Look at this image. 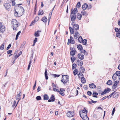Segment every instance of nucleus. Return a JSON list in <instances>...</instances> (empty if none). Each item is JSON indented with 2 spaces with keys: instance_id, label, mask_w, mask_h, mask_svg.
<instances>
[{
  "instance_id": "4d7b16f0",
  "label": "nucleus",
  "mask_w": 120,
  "mask_h": 120,
  "mask_svg": "<svg viewBox=\"0 0 120 120\" xmlns=\"http://www.w3.org/2000/svg\"><path fill=\"white\" fill-rule=\"evenodd\" d=\"M115 111V108L114 107L113 108L112 111V116H113V115Z\"/></svg>"
},
{
  "instance_id": "e2e57ef3",
  "label": "nucleus",
  "mask_w": 120,
  "mask_h": 120,
  "mask_svg": "<svg viewBox=\"0 0 120 120\" xmlns=\"http://www.w3.org/2000/svg\"><path fill=\"white\" fill-rule=\"evenodd\" d=\"M83 87L85 90H86L87 89V86L86 85H85Z\"/></svg>"
},
{
  "instance_id": "4c0bfd02",
  "label": "nucleus",
  "mask_w": 120,
  "mask_h": 120,
  "mask_svg": "<svg viewBox=\"0 0 120 120\" xmlns=\"http://www.w3.org/2000/svg\"><path fill=\"white\" fill-rule=\"evenodd\" d=\"M21 31H19L17 33L16 36V37L15 39L16 40H17L18 39V36L21 33Z\"/></svg>"
},
{
  "instance_id": "052dcab7",
  "label": "nucleus",
  "mask_w": 120,
  "mask_h": 120,
  "mask_svg": "<svg viewBox=\"0 0 120 120\" xmlns=\"http://www.w3.org/2000/svg\"><path fill=\"white\" fill-rule=\"evenodd\" d=\"M11 44H9L8 45V47H7L6 49L7 50H8L11 47Z\"/></svg>"
},
{
  "instance_id": "f8f14e48",
  "label": "nucleus",
  "mask_w": 120,
  "mask_h": 120,
  "mask_svg": "<svg viewBox=\"0 0 120 120\" xmlns=\"http://www.w3.org/2000/svg\"><path fill=\"white\" fill-rule=\"evenodd\" d=\"M78 12L77 9V8H75L73 10V9H72L71 12V15L72 14H75L76 13Z\"/></svg>"
},
{
  "instance_id": "c756f323",
  "label": "nucleus",
  "mask_w": 120,
  "mask_h": 120,
  "mask_svg": "<svg viewBox=\"0 0 120 120\" xmlns=\"http://www.w3.org/2000/svg\"><path fill=\"white\" fill-rule=\"evenodd\" d=\"M45 79L46 80H47L48 78V76L47 70L46 69L45 73Z\"/></svg>"
},
{
  "instance_id": "3c124183",
  "label": "nucleus",
  "mask_w": 120,
  "mask_h": 120,
  "mask_svg": "<svg viewBox=\"0 0 120 120\" xmlns=\"http://www.w3.org/2000/svg\"><path fill=\"white\" fill-rule=\"evenodd\" d=\"M114 92L112 93L111 94H110L109 96H107V98H110L112 95L114 94Z\"/></svg>"
},
{
  "instance_id": "de8ad7c7",
  "label": "nucleus",
  "mask_w": 120,
  "mask_h": 120,
  "mask_svg": "<svg viewBox=\"0 0 120 120\" xmlns=\"http://www.w3.org/2000/svg\"><path fill=\"white\" fill-rule=\"evenodd\" d=\"M77 66V65L75 63L73 64L72 66V69H73L75 68Z\"/></svg>"
},
{
  "instance_id": "6e6d98bb",
  "label": "nucleus",
  "mask_w": 120,
  "mask_h": 120,
  "mask_svg": "<svg viewBox=\"0 0 120 120\" xmlns=\"http://www.w3.org/2000/svg\"><path fill=\"white\" fill-rule=\"evenodd\" d=\"M87 94L89 95L90 96L92 94V92L90 91H88L87 92Z\"/></svg>"
},
{
  "instance_id": "423d86ee",
  "label": "nucleus",
  "mask_w": 120,
  "mask_h": 120,
  "mask_svg": "<svg viewBox=\"0 0 120 120\" xmlns=\"http://www.w3.org/2000/svg\"><path fill=\"white\" fill-rule=\"evenodd\" d=\"M70 55L72 56H74L77 52L76 51L74 48L70 47Z\"/></svg>"
},
{
  "instance_id": "864d4df0",
  "label": "nucleus",
  "mask_w": 120,
  "mask_h": 120,
  "mask_svg": "<svg viewBox=\"0 0 120 120\" xmlns=\"http://www.w3.org/2000/svg\"><path fill=\"white\" fill-rule=\"evenodd\" d=\"M31 62H32L31 61V60H30V61L29 64L28 65V68H27V70H29L30 69V65H31Z\"/></svg>"
},
{
  "instance_id": "20e7f679",
  "label": "nucleus",
  "mask_w": 120,
  "mask_h": 120,
  "mask_svg": "<svg viewBox=\"0 0 120 120\" xmlns=\"http://www.w3.org/2000/svg\"><path fill=\"white\" fill-rule=\"evenodd\" d=\"M62 79L61 81L64 84L67 83L68 81V75H63L62 76Z\"/></svg>"
},
{
  "instance_id": "13d9d810",
  "label": "nucleus",
  "mask_w": 120,
  "mask_h": 120,
  "mask_svg": "<svg viewBox=\"0 0 120 120\" xmlns=\"http://www.w3.org/2000/svg\"><path fill=\"white\" fill-rule=\"evenodd\" d=\"M114 97L115 98H117L118 97V94H116V93L115 94L113 95Z\"/></svg>"
},
{
  "instance_id": "0eeeda50",
  "label": "nucleus",
  "mask_w": 120,
  "mask_h": 120,
  "mask_svg": "<svg viewBox=\"0 0 120 120\" xmlns=\"http://www.w3.org/2000/svg\"><path fill=\"white\" fill-rule=\"evenodd\" d=\"M5 30V27L3 25L2 23L0 22V32L1 33H3Z\"/></svg>"
},
{
  "instance_id": "49530a36",
  "label": "nucleus",
  "mask_w": 120,
  "mask_h": 120,
  "mask_svg": "<svg viewBox=\"0 0 120 120\" xmlns=\"http://www.w3.org/2000/svg\"><path fill=\"white\" fill-rule=\"evenodd\" d=\"M36 98L37 101L40 100L41 99V97L40 96H37L36 97Z\"/></svg>"
},
{
  "instance_id": "a878e982",
  "label": "nucleus",
  "mask_w": 120,
  "mask_h": 120,
  "mask_svg": "<svg viewBox=\"0 0 120 120\" xmlns=\"http://www.w3.org/2000/svg\"><path fill=\"white\" fill-rule=\"evenodd\" d=\"M79 113L80 117L81 118H82V116H84L87 115V114H86L83 113H81L80 111H79Z\"/></svg>"
},
{
  "instance_id": "bb28decb",
  "label": "nucleus",
  "mask_w": 120,
  "mask_h": 120,
  "mask_svg": "<svg viewBox=\"0 0 120 120\" xmlns=\"http://www.w3.org/2000/svg\"><path fill=\"white\" fill-rule=\"evenodd\" d=\"M112 81L110 80H109L107 81L106 84L109 85H112Z\"/></svg>"
},
{
  "instance_id": "c9c22d12",
  "label": "nucleus",
  "mask_w": 120,
  "mask_h": 120,
  "mask_svg": "<svg viewBox=\"0 0 120 120\" xmlns=\"http://www.w3.org/2000/svg\"><path fill=\"white\" fill-rule=\"evenodd\" d=\"M116 74H114L112 76V78L114 81L117 78Z\"/></svg>"
},
{
  "instance_id": "4468645a",
  "label": "nucleus",
  "mask_w": 120,
  "mask_h": 120,
  "mask_svg": "<svg viewBox=\"0 0 120 120\" xmlns=\"http://www.w3.org/2000/svg\"><path fill=\"white\" fill-rule=\"evenodd\" d=\"M41 31L38 30L36 31L34 34V36L36 37H38L40 36L39 34L40 32H41Z\"/></svg>"
},
{
  "instance_id": "6e6552de",
  "label": "nucleus",
  "mask_w": 120,
  "mask_h": 120,
  "mask_svg": "<svg viewBox=\"0 0 120 120\" xmlns=\"http://www.w3.org/2000/svg\"><path fill=\"white\" fill-rule=\"evenodd\" d=\"M119 81H115L113 82V85L112 86V88L113 89H114L117 87V86L119 83Z\"/></svg>"
},
{
  "instance_id": "5701e85b",
  "label": "nucleus",
  "mask_w": 120,
  "mask_h": 120,
  "mask_svg": "<svg viewBox=\"0 0 120 120\" xmlns=\"http://www.w3.org/2000/svg\"><path fill=\"white\" fill-rule=\"evenodd\" d=\"M44 13L43 11L42 10H40L38 11V15H42Z\"/></svg>"
},
{
  "instance_id": "7ed1b4c3",
  "label": "nucleus",
  "mask_w": 120,
  "mask_h": 120,
  "mask_svg": "<svg viewBox=\"0 0 120 120\" xmlns=\"http://www.w3.org/2000/svg\"><path fill=\"white\" fill-rule=\"evenodd\" d=\"M75 23V22H71V24L72 27L70 26L69 27L70 33L71 34H74V32L77 31L79 29V26Z\"/></svg>"
},
{
  "instance_id": "c03bdc74",
  "label": "nucleus",
  "mask_w": 120,
  "mask_h": 120,
  "mask_svg": "<svg viewBox=\"0 0 120 120\" xmlns=\"http://www.w3.org/2000/svg\"><path fill=\"white\" fill-rule=\"evenodd\" d=\"M4 44L3 43L0 46V49L1 50H3L4 49Z\"/></svg>"
},
{
  "instance_id": "ea45409f",
  "label": "nucleus",
  "mask_w": 120,
  "mask_h": 120,
  "mask_svg": "<svg viewBox=\"0 0 120 120\" xmlns=\"http://www.w3.org/2000/svg\"><path fill=\"white\" fill-rule=\"evenodd\" d=\"M76 7L79 8L80 6H81V4H80V2H78L77 3L76 6Z\"/></svg>"
},
{
  "instance_id": "f3484780",
  "label": "nucleus",
  "mask_w": 120,
  "mask_h": 120,
  "mask_svg": "<svg viewBox=\"0 0 120 120\" xmlns=\"http://www.w3.org/2000/svg\"><path fill=\"white\" fill-rule=\"evenodd\" d=\"M78 57L80 60H82L83 59L84 56L83 54H79L78 55Z\"/></svg>"
},
{
  "instance_id": "4be33fe9",
  "label": "nucleus",
  "mask_w": 120,
  "mask_h": 120,
  "mask_svg": "<svg viewBox=\"0 0 120 120\" xmlns=\"http://www.w3.org/2000/svg\"><path fill=\"white\" fill-rule=\"evenodd\" d=\"M77 48L80 51H81L82 50L83 48L81 45L79 44L77 45Z\"/></svg>"
},
{
  "instance_id": "c85d7f7f",
  "label": "nucleus",
  "mask_w": 120,
  "mask_h": 120,
  "mask_svg": "<svg viewBox=\"0 0 120 120\" xmlns=\"http://www.w3.org/2000/svg\"><path fill=\"white\" fill-rule=\"evenodd\" d=\"M37 0H36L35 5V8L34 9V14L35 15L36 14V6H37Z\"/></svg>"
},
{
  "instance_id": "37998d69",
  "label": "nucleus",
  "mask_w": 120,
  "mask_h": 120,
  "mask_svg": "<svg viewBox=\"0 0 120 120\" xmlns=\"http://www.w3.org/2000/svg\"><path fill=\"white\" fill-rule=\"evenodd\" d=\"M78 70L77 69H75L74 70L73 73L74 75H76L77 73Z\"/></svg>"
},
{
  "instance_id": "58836bf2",
  "label": "nucleus",
  "mask_w": 120,
  "mask_h": 120,
  "mask_svg": "<svg viewBox=\"0 0 120 120\" xmlns=\"http://www.w3.org/2000/svg\"><path fill=\"white\" fill-rule=\"evenodd\" d=\"M83 40L82 37L81 36H80L78 38V41L80 43L82 42Z\"/></svg>"
},
{
  "instance_id": "473e14b6",
  "label": "nucleus",
  "mask_w": 120,
  "mask_h": 120,
  "mask_svg": "<svg viewBox=\"0 0 120 120\" xmlns=\"http://www.w3.org/2000/svg\"><path fill=\"white\" fill-rule=\"evenodd\" d=\"M80 70L81 72L84 73L85 70V69L83 68V67H81L80 68Z\"/></svg>"
},
{
  "instance_id": "0e129e2a",
  "label": "nucleus",
  "mask_w": 120,
  "mask_h": 120,
  "mask_svg": "<svg viewBox=\"0 0 120 120\" xmlns=\"http://www.w3.org/2000/svg\"><path fill=\"white\" fill-rule=\"evenodd\" d=\"M16 102L15 100L14 101V102L13 103V105L12 106V107L13 108L14 107V106H15V104L16 103Z\"/></svg>"
},
{
  "instance_id": "774afa93",
  "label": "nucleus",
  "mask_w": 120,
  "mask_h": 120,
  "mask_svg": "<svg viewBox=\"0 0 120 120\" xmlns=\"http://www.w3.org/2000/svg\"><path fill=\"white\" fill-rule=\"evenodd\" d=\"M53 76H54L56 78V77H58L60 76L59 75H56V74H54L53 75Z\"/></svg>"
},
{
  "instance_id": "bf43d9fd",
  "label": "nucleus",
  "mask_w": 120,
  "mask_h": 120,
  "mask_svg": "<svg viewBox=\"0 0 120 120\" xmlns=\"http://www.w3.org/2000/svg\"><path fill=\"white\" fill-rule=\"evenodd\" d=\"M114 30H115V32H119V29L117 28L116 27L115 28Z\"/></svg>"
},
{
  "instance_id": "2f4dec72",
  "label": "nucleus",
  "mask_w": 120,
  "mask_h": 120,
  "mask_svg": "<svg viewBox=\"0 0 120 120\" xmlns=\"http://www.w3.org/2000/svg\"><path fill=\"white\" fill-rule=\"evenodd\" d=\"M43 98L44 100H48L49 99V98L47 95L45 94L44 95Z\"/></svg>"
},
{
  "instance_id": "9d476101",
  "label": "nucleus",
  "mask_w": 120,
  "mask_h": 120,
  "mask_svg": "<svg viewBox=\"0 0 120 120\" xmlns=\"http://www.w3.org/2000/svg\"><path fill=\"white\" fill-rule=\"evenodd\" d=\"M67 115L68 117H72L74 116V114L73 112L69 111L67 113Z\"/></svg>"
},
{
  "instance_id": "338daca9",
  "label": "nucleus",
  "mask_w": 120,
  "mask_h": 120,
  "mask_svg": "<svg viewBox=\"0 0 120 120\" xmlns=\"http://www.w3.org/2000/svg\"><path fill=\"white\" fill-rule=\"evenodd\" d=\"M38 38H35L33 41V42L36 43L37 41Z\"/></svg>"
},
{
  "instance_id": "e433bc0d",
  "label": "nucleus",
  "mask_w": 120,
  "mask_h": 120,
  "mask_svg": "<svg viewBox=\"0 0 120 120\" xmlns=\"http://www.w3.org/2000/svg\"><path fill=\"white\" fill-rule=\"evenodd\" d=\"M11 2L12 5L13 6H15V5L16 3L15 2V0H10Z\"/></svg>"
},
{
  "instance_id": "2eb2a0df",
  "label": "nucleus",
  "mask_w": 120,
  "mask_h": 120,
  "mask_svg": "<svg viewBox=\"0 0 120 120\" xmlns=\"http://www.w3.org/2000/svg\"><path fill=\"white\" fill-rule=\"evenodd\" d=\"M75 33L74 35V37L75 39H77L80 35L79 34V33L78 31H76L74 32Z\"/></svg>"
},
{
  "instance_id": "5fc2aeb1",
  "label": "nucleus",
  "mask_w": 120,
  "mask_h": 120,
  "mask_svg": "<svg viewBox=\"0 0 120 120\" xmlns=\"http://www.w3.org/2000/svg\"><path fill=\"white\" fill-rule=\"evenodd\" d=\"M36 82H37V81L35 80V81L34 84V85L33 87V90H34L35 89V87L36 86Z\"/></svg>"
},
{
  "instance_id": "412c9836",
  "label": "nucleus",
  "mask_w": 120,
  "mask_h": 120,
  "mask_svg": "<svg viewBox=\"0 0 120 120\" xmlns=\"http://www.w3.org/2000/svg\"><path fill=\"white\" fill-rule=\"evenodd\" d=\"M77 63L79 66H81L83 65V62L82 60H77Z\"/></svg>"
},
{
  "instance_id": "dca6fc26",
  "label": "nucleus",
  "mask_w": 120,
  "mask_h": 120,
  "mask_svg": "<svg viewBox=\"0 0 120 120\" xmlns=\"http://www.w3.org/2000/svg\"><path fill=\"white\" fill-rule=\"evenodd\" d=\"M70 43L71 44H73L75 43V41L73 38L71 36H70Z\"/></svg>"
},
{
  "instance_id": "7c9ffc66",
  "label": "nucleus",
  "mask_w": 120,
  "mask_h": 120,
  "mask_svg": "<svg viewBox=\"0 0 120 120\" xmlns=\"http://www.w3.org/2000/svg\"><path fill=\"white\" fill-rule=\"evenodd\" d=\"M81 82L82 83H84L86 82V80L84 77H81Z\"/></svg>"
},
{
  "instance_id": "f704fd0d",
  "label": "nucleus",
  "mask_w": 120,
  "mask_h": 120,
  "mask_svg": "<svg viewBox=\"0 0 120 120\" xmlns=\"http://www.w3.org/2000/svg\"><path fill=\"white\" fill-rule=\"evenodd\" d=\"M83 120H89V118L87 117V115H86L84 117L82 116V118H81Z\"/></svg>"
},
{
  "instance_id": "1a4fd4ad",
  "label": "nucleus",
  "mask_w": 120,
  "mask_h": 120,
  "mask_svg": "<svg viewBox=\"0 0 120 120\" xmlns=\"http://www.w3.org/2000/svg\"><path fill=\"white\" fill-rule=\"evenodd\" d=\"M76 15L75 14H73L71 15V20L72 21V22H75V20L76 19Z\"/></svg>"
},
{
  "instance_id": "393cba45",
  "label": "nucleus",
  "mask_w": 120,
  "mask_h": 120,
  "mask_svg": "<svg viewBox=\"0 0 120 120\" xmlns=\"http://www.w3.org/2000/svg\"><path fill=\"white\" fill-rule=\"evenodd\" d=\"M81 113H83L86 114H87V110H86L85 108H84L83 110H81V111H80Z\"/></svg>"
},
{
  "instance_id": "f257e3e1",
  "label": "nucleus",
  "mask_w": 120,
  "mask_h": 120,
  "mask_svg": "<svg viewBox=\"0 0 120 120\" xmlns=\"http://www.w3.org/2000/svg\"><path fill=\"white\" fill-rule=\"evenodd\" d=\"M22 4H18L16 5L15 6L16 7L17 6V10L18 11H16L14 13V15L15 17H20L24 13V10L23 7L20 6V5H22Z\"/></svg>"
},
{
  "instance_id": "72a5a7b5",
  "label": "nucleus",
  "mask_w": 120,
  "mask_h": 120,
  "mask_svg": "<svg viewBox=\"0 0 120 120\" xmlns=\"http://www.w3.org/2000/svg\"><path fill=\"white\" fill-rule=\"evenodd\" d=\"M98 95V94L97 92H94L92 94L93 97L94 98H97L98 97L97 96Z\"/></svg>"
},
{
  "instance_id": "603ef678",
  "label": "nucleus",
  "mask_w": 120,
  "mask_h": 120,
  "mask_svg": "<svg viewBox=\"0 0 120 120\" xmlns=\"http://www.w3.org/2000/svg\"><path fill=\"white\" fill-rule=\"evenodd\" d=\"M116 37L120 38V33H117L116 34Z\"/></svg>"
},
{
  "instance_id": "680f3d73",
  "label": "nucleus",
  "mask_w": 120,
  "mask_h": 120,
  "mask_svg": "<svg viewBox=\"0 0 120 120\" xmlns=\"http://www.w3.org/2000/svg\"><path fill=\"white\" fill-rule=\"evenodd\" d=\"M30 0H26V1L27 2L29 6L30 5Z\"/></svg>"
},
{
  "instance_id": "8fccbe9b",
  "label": "nucleus",
  "mask_w": 120,
  "mask_h": 120,
  "mask_svg": "<svg viewBox=\"0 0 120 120\" xmlns=\"http://www.w3.org/2000/svg\"><path fill=\"white\" fill-rule=\"evenodd\" d=\"M12 50H10L8 51L7 52V53L8 54H11L12 52Z\"/></svg>"
},
{
  "instance_id": "ddd939ff",
  "label": "nucleus",
  "mask_w": 120,
  "mask_h": 120,
  "mask_svg": "<svg viewBox=\"0 0 120 120\" xmlns=\"http://www.w3.org/2000/svg\"><path fill=\"white\" fill-rule=\"evenodd\" d=\"M55 100V98L54 96L52 95H51L50 99L48 100V101L49 102L52 101L53 102Z\"/></svg>"
},
{
  "instance_id": "6ab92c4d",
  "label": "nucleus",
  "mask_w": 120,
  "mask_h": 120,
  "mask_svg": "<svg viewBox=\"0 0 120 120\" xmlns=\"http://www.w3.org/2000/svg\"><path fill=\"white\" fill-rule=\"evenodd\" d=\"M88 7V5L86 3H85L82 6V9L84 10L86 9Z\"/></svg>"
},
{
  "instance_id": "9b49d317",
  "label": "nucleus",
  "mask_w": 120,
  "mask_h": 120,
  "mask_svg": "<svg viewBox=\"0 0 120 120\" xmlns=\"http://www.w3.org/2000/svg\"><path fill=\"white\" fill-rule=\"evenodd\" d=\"M39 17L38 16H37L36 17H35L34 20L30 24V26H32L33 23L39 20Z\"/></svg>"
},
{
  "instance_id": "a18cd8bd",
  "label": "nucleus",
  "mask_w": 120,
  "mask_h": 120,
  "mask_svg": "<svg viewBox=\"0 0 120 120\" xmlns=\"http://www.w3.org/2000/svg\"><path fill=\"white\" fill-rule=\"evenodd\" d=\"M116 75L117 76H120V71H118L116 72L115 73Z\"/></svg>"
},
{
  "instance_id": "09e8293b",
  "label": "nucleus",
  "mask_w": 120,
  "mask_h": 120,
  "mask_svg": "<svg viewBox=\"0 0 120 120\" xmlns=\"http://www.w3.org/2000/svg\"><path fill=\"white\" fill-rule=\"evenodd\" d=\"M81 13L83 15H86V12L84 10L82 11Z\"/></svg>"
},
{
  "instance_id": "a211bd4d",
  "label": "nucleus",
  "mask_w": 120,
  "mask_h": 120,
  "mask_svg": "<svg viewBox=\"0 0 120 120\" xmlns=\"http://www.w3.org/2000/svg\"><path fill=\"white\" fill-rule=\"evenodd\" d=\"M21 94V91H19V94H18L16 97V100L19 99V100H20L21 99L20 98V94Z\"/></svg>"
},
{
  "instance_id": "f03ea898",
  "label": "nucleus",
  "mask_w": 120,
  "mask_h": 120,
  "mask_svg": "<svg viewBox=\"0 0 120 120\" xmlns=\"http://www.w3.org/2000/svg\"><path fill=\"white\" fill-rule=\"evenodd\" d=\"M11 27L13 30H17V28L20 25V24L18 21L15 19H13L11 21Z\"/></svg>"
},
{
  "instance_id": "a19ab883",
  "label": "nucleus",
  "mask_w": 120,
  "mask_h": 120,
  "mask_svg": "<svg viewBox=\"0 0 120 120\" xmlns=\"http://www.w3.org/2000/svg\"><path fill=\"white\" fill-rule=\"evenodd\" d=\"M82 42L83 45H85L86 43L87 40L86 39H85L84 40H83Z\"/></svg>"
},
{
  "instance_id": "69168bd1",
  "label": "nucleus",
  "mask_w": 120,
  "mask_h": 120,
  "mask_svg": "<svg viewBox=\"0 0 120 120\" xmlns=\"http://www.w3.org/2000/svg\"><path fill=\"white\" fill-rule=\"evenodd\" d=\"M53 90L54 91H57V92H59V90L58 89H56V88H53Z\"/></svg>"
},
{
  "instance_id": "aec40b11",
  "label": "nucleus",
  "mask_w": 120,
  "mask_h": 120,
  "mask_svg": "<svg viewBox=\"0 0 120 120\" xmlns=\"http://www.w3.org/2000/svg\"><path fill=\"white\" fill-rule=\"evenodd\" d=\"M89 86L91 88H94L96 87V85L93 83L89 84Z\"/></svg>"
},
{
  "instance_id": "cd10ccee",
  "label": "nucleus",
  "mask_w": 120,
  "mask_h": 120,
  "mask_svg": "<svg viewBox=\"0 0 120 120\" xmlns=\"http://www.w3.org/2000/svg\"><path fill=\"white\" fill-rule=\"evenodd\" d=\"M77 18L79 20H80L81 19L82 17V15L81 14L79 13H78L77 14Z\"/></svg>"
},
{
  "instance_id": "b1692460",
  "label": "nucleus",
  "mask_w": 120,
  "mask_h": 120,
  "mask_svg": "<svg viewBox=\"0 0 120 120\" xmlns=\"http://www.w3.org/2000/svg\"><path fill=\"white\" fill-rule=\"evenodd\" d=\"M41 20L46 23L47 21V19L45 17H44L42 18Z\"/></svg>"
},
{
  "instance_id": "39448f33",
  "label": "nucleus",
  "mask_w": 120,
  "mask_h": 120,
  "mask_svg": "<svg viewBox=\"0 0 120 120\" xmlns=\"http://www.w3.org/2000/svg\"><path fill=\"white\" fill-rule=\"evenodd\" d=\"M3 5L4 8L8 11H10L11 9V5L8 3H4Z\"/></svg>"
},
{
  "instance_id": "79ce46f5",
  "label": "nucleus",
  "mask_w": 120,
  "mask_h": 120,
  "mask_svg": "<svg viewBox=\"0 0 120 120\" xmlns=\"http://www.w3.org/2000/svg\"><path fill=\"white\" fill-rule=\"evenodd\" d=\"M81 52L84 53L85 55H87L88 54L87 52L84 50H82L81 51Z\"/></svg>"
}]
</instances>
